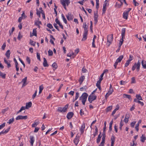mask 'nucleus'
Listing matches in <instances>:
<instances>
[{
    "mask_svg": "<svg viewBox=\"0 0 146 146\" xmlns=\"http://www.w3.org/2000/svg\"><path fill=\"white\" fill-rule=\"evenodd\" d=\"M141 65V62L139 60H138L137 63H135L132 68V70L134 71L135 70L136 68V70L137 72H138L140 69V67Z\"/></svg>",
    "mask_w": 146,
    "mask_h": 146,
    "instance_id": "f257e3e1",
    "label": "nucleus"
},
{
    "mask_svg": "<svg viewBox=\"0 0 146 146\" xmlns=\"http://www.w3.org/2000/svg\"><path fill=\"white\" fill-rule=\"evenodd\" d=\"M96 96L91 94L88 97V100L90 103H91L92 101L96 99Z\"/></svg>",
    "mask_w": 146,
    "mask_h": 146,
    "instance_id": "f03ea898",
    "label": "nucleus"
},
{
    "mask_svg": "<svg viewBox=\"0 0 146 146\" xmlns=\"http://www.w3.org/2000/svg\"><path fill=\"white\" fill-rule=\"evenodd\" d=\"M88 94L86 93H84L80 97L79 100H86L88 96Z\"/></svg>",
    "mask_w": 146,
    "mask_h": 146,
    "instance_id": "7ed1b4c3",
    "label": "nucleus"
},
{
    "mask_svg": "<svg viewBox=\"0 0 146 146\" xmlns=\"http://www.w3.org/2000/svg\"><path fill=\"white\" fill-rule=\"evenodd\" d=\"M113 34H112L108 35L107 36V42H109V44L108 46H109L110 44H111V42L113 39Z\"/></svg>",
    "mask_w": 146,
    "mask_h": 146,
    "instance_id": "20e7f679",
    "label": "nucleus"
},
{
    "mask_svg": "<svg viewBox=\"0 0 146 146\" xmlns=\"http://www.w3.org/2000/svg\"><path fill=\"white\" fill-rule=\"evenodd\" d=\"M125 28H123L121 30V38L120 39V41H122L123 42V38H125Z\"/></svg>",
    "mask_w": 146,
    "mask_h": 146,
    "instance_id": "39448f33",
    "label": "nucleus"
},
{
    "mask_svg": "<svg viewBox=\"0 0 146 146\" xmlns=\"http://www.w3.org/2000/svg\"><path fill=\"white\" fill-rule=\"evenodd\" d=\"M28 118L27 116H22L19 115L17 116L16 118V119L17 120H19L20 119H27Z\"/></svg>",
    "mask_w": 146,
    "mask_h": 146,
    "instance_id": "423d86ee",
    "label": "nucleus"
},
{
    "mask_svg": "<svg viewBox=\"0 0 146 146\" xmlns=\"http://www.w3.org/2000/svg\"><path fill=\"white\" fill-rule=\"evenodd\" d=\"M66 106L63 108H62L61 107H59L58 109H57V111H58L60 112H64L66 111V109L67 107H66ZM68 107V106H67Z\"/></svg>",
    "mask_w": 146,
    "mask_h": 146,
    "instance_id": "0eeeda50",
    "label": "nucleus"
},
{
    "mask_svg": "<svg viewBox=\"0 0 146 146\" xmlns=\"http://www.w3.org/2000/svg\"><path fill=\"white\" fill-rule=\"evenodd\" d=\"M88 32H84L83 35V38L82 40V41H85L87 38Z\"/></svg>",
    "mask_w": 146,
    "mask_h": 146,
    "instance_id": "6e6552de",
    "label": "nucleus"
},
{
    "mask_svg": "<svg viewBox=\"0 0 146 146\" xmlns=\"http://www.w3.org/2000/svg\"><path fill=\"white\" fill-rule=\"evenodd\" d=\"M113 88L109 89L108 92L105 95V97L106 98H107L109 96L111 95L113 92Z\"/></svg>",
    "mask_w": 146,
    "mask_h": 146,
    "instance_id": "1a4fd4ad",
    "label": "nucleus"
},
{
    "mask_svg": "<svg viewBox=\"0 0 146 146\" xmlns=\"http://www.w3.org/2000/svg\"><path fill=\"white\" fill-rule=\"evenodd\" d=\"M74 113L72 112H70L68 113L66 117L69 119H70L73 116Z\"/></svg>",
    "mask_w": 146,
    "mask_h": 146,
    "instance_id": "9d476101",
    "label": "nucleus"
},
{
    "mask_svg": "<svg viewBox=\"0 0 146 146\" xmlns=\"http://www.w3.org/2000/svg\"><path fill=\"white\" fill-rule=\"evenodd\" d=\"M111 146H113L115 140V138L113 135H112L111 138Z\"/></svg>",
    "mask_w": 146,
    "mask_h": 146,
    "instance_id": "9b49d317",
    "label": "nucleus"
},
{
    "mask_svg": "<svg viewBox=\"0 0 146 146\" xmlns=\"http://www.w3.org/2000/svg\"><path fill=\"white\" fill-rule=\"evenodd\" d=\"M129 14V13L128 12H124L123 14V18L125 19H127L128 18V16Z\"/></svg>",
    "mask_w": 146,
    "mask_h": 146,
    "instance_id": "f8f14e48",
    "label": "nucleus"
},
{
    "mask_svg": "<svg viewBox=\"0 0 146 146\" xmlns=\"http://www.w3.org/2000/svg\"><path fill=\"white\" fill-rule=\"evenodd\" d=\"M27 77H25L24 79H22L21 81V82L23 83V84L22 85V87L25 86L27 84H25L27 81Z\"/></svg>",
    "mask_w": 146,
    "mask_h": 146,
    "instance_id": "ddd939ff",
    "label": "nucleus"
},
{
    "mask_svg": "<svg viewBox=\"0 0 146 146\" xmlns=\"http://www.w3.org/2000/svg\"><path fill=\"white\" fill-rule=\"evenodd\" d=\"M85 128V123H83L81 126V128H80V132L82 134L83 133Z\"/></svg>",
    "mask_w": 146,
    "mask_h": 146,
    "instance_id": "4468645a",
    "label": "nucleus"
},
{
    "mask_svg": "<svg viewBox=\"0 0 146 146\" xmlns=\"http://www.w3.org/2000/svg\"><path fill=\"white\" fill-rule=\"evenodd\" d=\"M32 105V103L31 102H30L28 103H26V109H28L29 108H30L31 107Z\"/></svg>",
    "mask_w": 146,
    "mask_h": 146,
    "instance_id": "2eb2a0df",
    "label": "nucleus"
},
{
    "mask_svg": "<svg viewBox=\"0 0 146 146\" xmlns=\"http://www.w3.org/2000/svg\"><path fill=\"white\" fill-rule=\"evenodd\" d=\"M98 15L97 14V12L96 13H94V21L96 23L98 22Z\"/></svg>",
    "mask_w": 146,
    "mask_h": 146,
    "instance_id": "dca6fc26",
    "label": "nucleus"
},
{
    "mask_svg": "<svg viewBox=\"0 0 146 146\" xmlns=\"http://www.w3.org/2000/svg\"><path fill=\"white\" fill-rule=\"evenodd\" d=\"M85 78V77L84 76H82L80 78L79 81L80 84H82Z\"/></svg>",
    "mask_w": 146,
    "mask_h": 146,
    "instance_id": "f3484780",
    "label": "nucleus"
},
{
    "mask_svg": "<svg viewBox=\"0 0 146 146\" xmlns=\"http://www.w3.org/2000/svg\"><path fill=\"white\" fill-rule=\"evenodd\" d=\"M44 61L43 63V66L44 67H48V66L47 64V61L46 59L45 58H43Z\"/></svg>",
    "mask_w": 146,
    "mask_h": 146,
    "instance_id": "a211bd4d",
    "label": "nucleus"
},
{
    "mask_svg": "<svg viewBox=\"0 0 146 146\" xmlns=\"http://www.w3.org/2000/svg\"><path fill=\"white\" fill-rule=\"evenodd\" d=\"M79 141V137L76 136L75 139L74 140V142L76 145H77Z\"/></svg>",
    "mask_w": 146,
    "mask_h": 146,
    "instance_id": "6ab92c4d",
    "label": "nucleus"
},
{
    "mask_svg": "<svg viewBox=\"0 0 146 146\" xmlns=\"http://www.w3.org/2000/svg\"><path fill=\"white\" fill-rule=\"evenodd\" d=\"M30 142L31 145H33L35 141L34 138L33 136H30Z\"/></svg>",
    "mask_w": 146,
    "mask_h": 146,
    "instance_id": "aec40b11",
    "label": "nucleus"
},
{
    "mask_svg": "<svg viewBox=\"0 0 146 146\" xmlns=\"http://www.w3.org/2000/svg\"><path fill=\"white\" fill-rule=\"evenodd\" d=\"M141 120H139L138 121V123L136 125L135 128L137 131H139V124L141 123Z\"/></svg>",
    "mask_w": 146,
    "mask_h": 146,
    "instance_id": "412c9836",
    "label": "nucleus"
},
{
    "mask_svg": "<svg viewBox=\"0 0 146 146\" xmlns=\"http://www.w3.org/2000/svg\"><path fill=\"white\" fill-rule=\"evenodd\" d=\"M39 19H38V20L35 22V25H36V26H37L39 28L40 27L39 25L41 24V22L40 21H39Z\"/></svg>",
    "mask_w": 146,
    "mask_h": 146,
    "instance_id": "4be33fe9",
    "label": "nucleus"
},
{
    "mask_svg": "<svg viewBox=\"0 0 146 146\" xmlns=\"http://www.w3.org/2000/svg\"><path fill=\"white\" fill-rule=\"evenodd\" d=\"M116 107H117L113 111H112L111 115H113L114 114H115L116 111L118 110L119 108V106L118 105H117L116 106Z\"/></svg>",
    "mask_w": 146,
    "mask_h": 146,
    "instance_id": "5701e85b",
    "label": "nucleus"
},
{
    "mask_svg": "<svg viewBox=\"0 0 146 146\" xmlns=\"http://www.w3.org/2000/svg\"><path fill=\"white\" fill-rule=\"evenodd\" d=\"M123 58V55H121L120 56L119 58L117 59L116 61L119 62H120L121 60H122V59Z\"/></svg>",
    "mask_w": 146,
    "mask_h": 146,
    "instance_id": "b1692460",
    "label": "nucleus"
},
{
    "mask_svg": "<svg viewBox=\"0 0 146 146\" xmlns=\"http://www.w3.org/2000/svg\"><path fill=\"white\" fill-rule=\"evenodd\" d=\"M141 141V142H144L146 140V137L143 135H142V136L140 137Z\"/></svg>",
    "mask_w": 146,
    "mask_h": 146,
    "instance_id": "393cba45",
    "label": "nucleus"
},
{
    "mask_svg": "<svg viewBox=\"0 0 146 146\" xmlns=\"http://www.w3.org/2000/svg\"><path fill=\"white\" fill-rule=\"evenodd\" d=\"M4 62L7 65V67L8 68H9V67L11 66V64H10L9 62H8V61L6 60V58H4Z\"/></svg>",
    "mask_w": 146,
    "mask_h": 146,
    "instance_id": "a878e982",
    "label": "nucleus"
},
{
    "mask_svg": "<svg viewBox=\"0 0 146 146\" xmlns=\"http://www.w3.org/2000/svg\"><path fill=\"white\" fill-rule=\"evenodd\" d=\"M83 27L84 29V32H88L87 26L86 23L83 24Z\"/></svg>",
    "mask_w": 146,
    "mask_h": 146,
    "instance_id": "bb28decb",
    "label": "nucleus"
},
{
    "mask_svg": "<svg viewBox=\"0 0 146 146\" xmlns=\"http://www.w3.org/2000/svg\"><path fill=\"white\" fill-rule=\"evenodd\" d=\"M141 64L143 68H144L146 69V62L144 60H142Z\"/></svg>",
    "mask_w": 146,
    "mask_h": 146,
    "instance_id": "cd10ccee",
    "label": "nucleus"
},
{
    "mask_svg": "<svg viewBox=\"0 0 146 146\" xmlns=\"http://www.w3.org/2000/svg\"><path fill=\"white\" fill-rule=\"evenodd\" d=\"M60 2L61 4L63 6L64 9L66 10L67 9L66 7V3H64V1H63V0H60Z\"/></svg>",
    "mask_w": 146,
    "mask_h": 146,
    "instance_id": "c85d7f7f",
    "label": "nucleus"
},
{
    "mask_svg": "<svg viewBox=\"0 0 146 146\" xmlns=\"http://www.w3.org/2000/svg\"><path fill=\"white\" fill-rule=\"evenodd\" d=\"M10 51L9 50H7V52H6V53H5V55L6 56V57H7V58H9V57H10Z\"/></svg>",
    "mask_w": 146,
    "mask_h": 146,
    "instance_id": "c756f323",
    "label": "nucleus"
},
{
    "mask_svg": "<svg viewBox=\"0 0 146 146\" xmlns=\"http://www.w3.org/2000/svg\"><path fill=\"white\" fill-rule=\"evenodd\" d=\"M123 98H127L129 99H131V96L129 95L124 94L123 96Z\"/></svg>",
    "mask_w": 146,
    "mask_h": 146,
    "instance_id": "7c9ffc66",
    "label": "nucleus"
},
{
    "mask_svg": "<svg viewBox=\"0 0 146 146\" xmlns=\"http://www.w3.org/2000/svg\"><path fill=\"white\" fill-rule=\"evenodd\" d=\"M52 66L53 67V68H54V69H53V70H54L55 69H56L58 67L57 64L55 62H54L52 64Z\"/></svg>",
    "mask_w": 146,
    "mask_h": 146,
    "instance_id": "2f4dec72",
    "label": "nucleus"
},
{
    "mask_svg": "<svg viewBox=\"0 0 146 146\" xmlns=\"http://www.w3.org/2000/svg\"><path fill=\"white\" fill-rule=\"evenodd\" d=\"M14 121V119L13 117L10 119L8 122H7V123L9 124H11Z\"/></svg>",
    "mask_w": 146,
    "mask_h": 146,
    "instance_id": "473e14b6",
    "label": "nucleus"
},
{
    "mask_svg": "<svg viewBox=\"0 0 146 146\" xmlns=\"http://www.w3.org/2000/svg\"><path fill=\"white\" fill-rule=\"evenodd\" d=\"M68 15H66V17L67 18V19L69 21L72 20V18L71 17L72 16L71 15V14H69V13H68Z\"/></svg>",
    "mask_w": 146,
    "mask_h": 146,
    "instance_id": "72a5a7b5",
    "label": "nucleus"
},
{
    "mask_svg": "<svg viewBox=\"0 0 146 146\" xmlns=\"http://www.w3.org/2000/svg\"><path fill=\"white\" fill-rule=\"evenodd\" d=\"M95 132L94 134V137L98 134V129L97 127L95 126Z\"/></svg>",
    "mask_w": 146,
    "mask_h": 146,
    "instance_id": "f704fd0d",
    "label": "nucleus"
},
{
    "mask_svg": "<svg viewBox=\"0 0 146 146\" xmlns=\"http://www.w3.org/2000/svg\"><path fill=\"white\" fill-rule=\"evenodd\" d=\"M129 116L127 115H126L125 118L124 119V121L125 123H127L129 121Z\"/></svg>",
    "mask_w": 146,
    "mask_h": 146,
    "instance_id": "c9c22d12",
    "label": "nucleus"
},
{
    "mask_svg": "<svg viewBox=\"0 0 146 146\" xmlns=\"http://www.w3.org/2000/svg\"><path fill=\"white\" fill-rule=\"evenodd\" d=\"M136 98L138 100H142V99L140 94H136Z\"/></svg>",
    "mask_w": 146,
    "mask_h": 146,
    "instance_id": "e433bc0d",
    "label": "nucleus"
},
{
    "mask_svg": "<svg viewBox=\"0 0 146 146\" xmlns=\"http://www.w3.org/2000/svg\"><path fill=\"white\" fill-rule=\"evenodd\" d=\"M36 43L35 42L33 41L31 39L30 40V44L31 45L34 46L35 45Z\"/></svg>",
    "mask_w": 146,
    "mask_h": 146,
    "instance_id": "4c0bfd02",
    "label": "nucleus"
},
{
    "mask_svg": "<svg viewBox=\"0 0 146 146\" xmlns=\"http://www.w3.org/2000/svg\"><path fill=\"white\" fill-rule=\"evenodd\" d=\"M61 16H62V18L64 22V23L65 24H67V20H66V19L65 18V17L64 16L63 14H62Z\"/></svg>",
    "mask_w": 146,
    "mask_h": 146,
    "instance_id": "58836bf2",
    "label": "nucleus"
},
{
    "mask_svg": "<svg viewBox=\"0 0 146 146\" xmlns=\"http://www.w3.org/2000/svg\"><path fill=\"white\" fill-rule=\"evenodd\" d=\"M10 129V127H9L7 129L5 130L4 131H1V132H2L3 133H2V134H4L5 133H7L9 131Z\"/></svg>",
    "mask_w": 146,
    "mask_h": 146,
    "instance_id": "ea45409f",
    "label": "nucleus"
},
{
    "mask_svg": "<svg viewBox=\"0 0 146 146\" xmlns=\"http://www.w3.org/2000/svg\"><path fill=\"white\" fill-rule=\"evenodd\" d=\"M38 124V122L36 121V120L35 121L34 123L32 125V127H35V126L37 125Z\"/></svg>",
    "mask_w": 146,
    "mask_h": 146,
    "instance_id": "a19ab883",
    "label": "nucleus"
},
{
    "mask_svg": "<svg viewBox=\"0 0 146 146\" xmlns=\"http://www.w3.org/2000/svg\"><path fill=\"white\" fill-rule=\"evenodd\" d=\"M43 88H44L43 87L42 85L39 86V94H40L42 92Z\"/></svg>",
    "mask_w": 146,
    "mask_h": 146,
    "instance_id": "79ce46f5",
    "label": "nucleus"
},
{
    "mask_svg": "<svg viewBox=\"0 0 146 146\" xmlns=\"http://www.w3.org/2000/svg\"><path fill=\"white\" fill-rule=\"evenodd\" d=\"M36 29V28L35 29H34L33 30V34L34 36H37Z\"/></svg>",
    "mask_w": 146,
    "mask_h": 146,
    "instance_id": "37998d69",
    "label": "nucleus"
},
{
    "mask_svg": "<svg viewBox=\"0 0 146 146\" xmlns=\"http://www.w3.org/2000/svg\"><path fill=\"white\" fill-rule=\"evenodd\" d=\"M0 76L3 78H5L6 74L3 73L1 72H0Z\"/></svg>",
    "mask_w": 146,
    "mask_h": 146,
    "instance_id": "c03bdc74",
    "label": "nucleus"
},
{
    "mask_svg": "<svg viewBox=\"0 0 146 146\" xmlns=\"http://www.w3.org/2000/svg\"><path fill=\"white\" fill-rule=\"evenodd\" d=\"M87 89V87L86 86H83L80 88V90L81 91H85Z\"/></svg>",
    "mask_w": 146,
    "mask_h": 146,
    "instance_id": "a18cd8bd",
    "label": "nucleus"
},
{
    "mask_svg": "<svg viewBox=\"0 0 146 146\" xmlns=\"http://www.w3.org/2000/svg\"><path fill=\"white\" fill-rule=\"evenodd\" d=\"M123 125V122L122 121V120H121V122H120V124L119 127V129L121 130L122 127V126Z\"/></svg>",
    "mask_w": 146,
    "mask_h": 146,
    "instance_id": "49530a36",
    "label": "nucleus"
},
{
    "mask_svg": "<svg viewBox=\"0 0 146 146\" xmlns=\"http://www.w3.org/2000/svg\"><path fill=\"white\" fill-rule=\"evenodd\" d=\"M106 6H105V5L104 6H103V8L102 9L103 12L102 13V14H104L105 13L106 11Z\"/></svg>",
    "mask_w": 146,
    "mask_h": 146,
    "instance_id": "de8ad7c7",
    "label": "nucleus"
},
{
    "mask_svg": "<svg viewBox=\"0 0 146 146\" xmlns=\"http://www.w3.org/2000/svg\"><path fill=\"white\" fill-rule=\"evenodd\" d=\"M8 109H9L7 107L4 109L2 110V111H1L2 113L4 114L8 110Z\"/></svg>",
    "mask_w": 146,
    "mask_h": 146,
    "instance_id": "09e8293b",
    "label": "nucleus"
},
{
    "mask_svg": "<svg viewBox=\"0 0 146 146\" xmlns=\"http://www.w3.org/2000/svg\"><path fill=\"white\" fill-rule=\"evenodd\" d=\"M130 63V62L127 60L125 64V67H127L129 64Z\"/></svg>",
    "mask_w": 146,
    "mask_h": 146,
    "instance_id": "8fccbe9b",
    "label": "nucleus"
},
{
    "mask_svg": "<svg viewBox=\"0 0 146 146\" xmlns=\"http://www.w3.org/2000/svg\"><path fill=\"white\" fill-rule=\"evenodd\" d=\"M48 52L49 56H51L52 55L53 53L52 50H49L48 51Z\"/></svg>",
    "mask_w": 146,
    "mask_h": 146,
    "instance_id": "3c124183",
    "label": "nucleus"
},
{
    "mask_svg": "<svg viewBox=\"0 0 146 146\" xmlns=\"http://www.w3.org/2000/svg\"><path fill=\"white\" fill-rule=\"evenodd\" d=\"M15 28L14 27H13L12 28L11 31H9V33L10 34V35H11L13 32L15 30Z\"/></svg>",
    "mask_w": 146,
    "mask_h": 146,
    "instance_id": "603ef678",
    "label": "nucleus"
},
{
    "mask_svg": "<svg viewBox=\"0 0 146 146\" xmlns=\"http://www.w3.org/2000/svg\"><path fill=\"white\" fill-rule=\"evenodd\" d=\"M112 106H108L107 108V111H110L112 109Z\"/></svg>",
    "mask_w": 146,
    "mask_h": 146,
    "instance_id": "864d4df0",
    "label": "nucleus"
},
{
    "mask_svg": "<svg viewBox=\"0 0 146 146\" xmlns=\"http://www.w3.org/2000/svg\"><path fill=\"white\" fill-rule=\"evenodd\" d=\"M101 81L98 80L96 84V86L97 87L100 86V83L101 82Z\"/></svg>",
    "mask_w": 146,
    "mask_h": 146,
    "instance_id": "5fc2aeb1",
    "label": "nucleus"
},
{
    "mask_svg": "<svg viewBox=\"0 0 146 146\" xmlns=\"http://www.w3.org/2000/svg\"><path fill=\"white\" fill-rule=\"evenodd\" d=\"M63 1H64V3H66L67 6L70 3V0H63Z\"/></svg>",
    "mask_w": 146,
    "mask_h": 146,
    "instance_id": "6e6d98bb",
    "label": "nucleus"
},
{
    "mask_svg": "<svg viewBox=\"0 0 146 146\" xmlns=\"http://www.w3.org/2000/svg\"><path fill=\"white\" fill-rule=\"evenodd\" d=\"M53 25L55 28L58 31H59V29L58 28V27L56 23H54L53 24Z\"/></svg>",
    "mask_w": 146,
    "mask_h": 146,
    "instance_id": "4d7b16f0",
    "label": "nucleus"
},
{
    "mask_svg": "<svg viewBox=\"0 0 146 146\" xmlns=\"http://www.w3.org/2000/svg\"><path fill=\"white\" fill-rule=\"evenodd\" d=\"M136 123V121H134L133 122H132L130 124V125L131 127H133Z\"/></svg>",
    "mask_w": 146,
    "mask_h": 146,
    "instance_id": "13d9d810",
    "label": "nucleus"
},
{
    "mask_svg": "<svg viewBox=\"0 0 146 146\" xmlns=\"http://www.w3.org/2000/svg\"><path fill=\"white\" fill-rule=\"evenodd\" d=\"M47 26L50 29H52L53 28V27L50 23H48L47 25Z\"/></svg>",
    "mask_w": 146,
    "mask_h": 146,
    "instance_id": "bf43d9fd",
    "label": "nucleus"
},
{
    "mask_svg": "<svg viewBox=\"0 0 146 146\" xmlns=\"http://www.w3.org/2000/svg\"><path fill=\"white\" fill-rule=\"evenodd\" d=\"M104 73H102V74L100 76L99 80L101 81H102V80L103 79V77L104 76Z\"/></svg>",
    "mask_w": 146,
    "mask_h": 146,
    "instance_id": "052dcab7",
    "label": "nucleus"
},
{
    "mask_svg": "<svg viewBox=\"0 0 146 146\" xmlns=\"http://www.w3.org/2000/svg\"><path fill=\"white\" fill-rule=\"evenodd\" d=\"M26 60L29 64H30L31 60L29 57L27 56L26 58Z\"/></svg>",
    "mask_w": 146,
    "mask_h": 146,
    "instance_id": "680f3d73",
    "label": "nucleus"
},
{
    "mask_svg": "<svg viewBox=\"0 0 146 146\" xmlns=\"http://www.w3.org/2000/svg\"><path fill=\"white\" fill-rule=\"evenodd\" d=\"M133 3L135 6L138 5L139 4L136 1V0H133Z\"/></svg>",
    "mask_w": 146,
    "mask_h": 146,
    "instance_id": "e2e57ef3",
    "label": "nucleus"
},
{
    "mask_svg": "<svg viewBox=\"0 0 146 146\" xmlns=\"http://www.w3.org/2000/svg\"><path fill=\"white\" fill-rule=\"evenodd\" d=\"M79 96V93L78 92H77L76 93V96L75 99V100H76L78 98Z\"/></svg>",
    "mask_w": 146,
    "mask_h": 146,
    "instance_id": "0e129e2a",
    "label": "nucleus"
},
{
    "mask_svg": "<svg viewBox=\"0 0 146 146\" xmlns=\"http://www.w3.org/2000/svg\"><path fill=\"white\" fill-rule=\"evenodd\" d=\"M135 83V78L134 77H133L131 78V83Z\"/></svg>",
    "mask_w": 146,
    "mask_h": 146,
    "instance_id": "69168bd1",
    "label": "nucleus"
},
{
    "mask_svg": "<svg viewBox=\"0 0 146 146\" xmlns=\"http://www.w3.org/2000/svg\"><path fill=\"white\" fill-rule=\"evenodd\" d=\"M5 123H4L0 125V129L3 128L5 126Z\"/></svg>",
    "mask_w": 146,
    "mask_h": 146,
    "instance_id": "338daca9",
    "label": "nucleus"
},
{
    "mask_svg": "<svg viewBox=\"0 0 146 146\" xmlns=\"http://www.w3.org/2000/svg\"><path fill=\"white\" fill-rule=\"evenodd\" d=\"M6 43H4L1 47V48L3 50H4L6 47Z\"/></svg>",
    "mask_w": 146,
    "mask_h": 146,
    "instance_id": "774afa93",
    "label": "nucleus"
}]
</instances>
